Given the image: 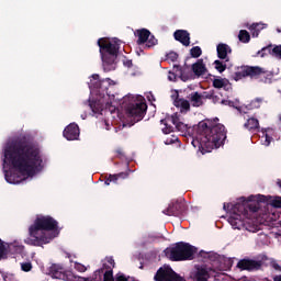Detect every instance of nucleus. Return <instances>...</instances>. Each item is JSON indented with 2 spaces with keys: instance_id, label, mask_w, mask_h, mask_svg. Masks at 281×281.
I'll use <instances>...</instances> for the list:
<instances>
[{
  "instance_id": "nucleus-1",
  "label": "nucleus",
  "mask_w": 281,
  "mask_h": 281,
  "mask_svg": "<svg viewBox=\"0 0 281 281\" xmlns=\"http://www.w3.org/2000/svg\"><path fill=\"white\" fill-rule=\"evenodd\" d=\"M4 164L24 177H34L43 166L41 149L27 137H16L4 148Z\"/></svg>"
},
{
  "instance_id": "nucleus-2",
  "label": "nucleus",
  "mask_w": 281,
  "mask_h": 281,
  "mask_svg": "<svg viewBox=\"0 0 281 281\" xmlns=\"http://www.w3.org/2000/svg\"><path fill=\"white\" fill-rule=\"evenodd\" d=\"M193 135L196 140H193L192 144L194 147L199 144V148L202 155L205 153H212L214 148H221L227 139V132L225 131V125L212 124L210 121H201L199 124L193 126Z\"/></svg>"
},
{
  "instance_id": "nucleus-3",
  "label": "nucleus",
  "mask_w": 281,
  "mask_h": 281,
  "mask_svg": "<svg viewBox=\"0 0 281 281\" xmlns=\"http://www.w3.org/2000/svg\"><path fill=\"white\" fill-rule=\"evenodd\" d=\"M239 201L235 204L224 203L223 205L225 212H231L228 223L233 229L245 227V218H249V212H258L260 210V203H267V196L261 194L250 195L247 200L240 198Z\"/></svg>"
},
{
  "instance_id": "nucleus-4",
  "label": "nucleus",
  "mask_w": 281,
  "mask_h": 281,
  "mask_svg": "<svg viewBox=\"0 0 281 281\" xmlns=\"http://www.w3.org/2000/svg\"><path fill=\"white\" fill-rule=\"evenodd\" d=\"M56 229H58V222L54 217L49 215L37 216L29 228L31 238L25 239V244L32 247H43V245H47L52 240V237L47 236L45 232H54Z\"/></svg>"
},
{
  "instance_id": "nucleus-5",
  "label": "nucleus",
  "mask_w": 281,
  "mask_h": 281,
  "mask_svg": "<svg viewBox=\"0 0 281 281\" xmlns=\"http://www.w3.org/2000/svg\"><path fill=\"white\" fill-rule=\"evenodd\" d=\"M120 45H122V41L117 38H113L111 41L105 37H101L98 40L102 66L105 72L115 71L117 56H120Z\"/></svg>"
},
{
  "instance_id": "nucleus-6",
  "label": "nucleus",
  "mask_w": 281,
  "mask_h": 281,
  "mask_svg": "<svg viewBox=\"0 0 281 281\" xmlns=\"http://www.w3.org/2000/svg\"><path fill=\"white\" fill-rule=\"evenodd\" d=\"M196 247L179 241L175 246L165 249V256L172 262H182L184 260H194Z\"/></svg>"
},
{
  "instance_id": "nucleus-7",
  "label": "nucleus",
  "mask_w": 281,
  "mask_h": 281,
  "mask_svg": "<svg viewBox=\"0 0 281 281\" xmlns=\"http://www.w3.org/2000/svg\"><path fill=\"white\" fill-rule=\"evenodd\" d=\"M91 78L92 80L89 83L90 91H95L97 93H101V95L105 93L108 98H115V94H113L115 81L111 78L100 79V75L98 74L92 75Z\"/></svg>"
},
{
  "instance_id": "nucleus-8",
  "label": "nucleus",
  "mask_w": 281,
  "mask_h": 281,
  "mask_svg": "<svg viewBox=\"0 0 281 281\" xmlns=\"http://www.w3.org/2000/svg\"><path fill=\"white\" fill-rule=\"evenodd\" d=\"M148 110V105L144 101L135 100V97H132L131 101L125 108L126 115L131 122V126L137 124V122H142L144 120V115H146V111Z\"/></svg>"
},
{
  "instance_id": "nucleus-9",
  "label": "nucleus",
  "mask_w": 281,
  "mask_h": 281,
  "mask_svg": "<svg viewBox=\"0 0 281 281\" xmlns=\"http://www.w3.org/2000/svg\"><path fill=\"white\" fill-rule=\"evenodd\" d=\"M260 74H262V67L260 66H241L240 69L233 75V80L236 82L243 80V78L258 80Z\"/></svg>"
},
{
  "instance_id": "nucleus-10",
  "label": "nucleus",
  "mask_w": 281,
  "mask_h": 281,
  "mask_svg": "<svg viewBox=\"0 0 281 281\" xmlns=\"http://www.w3.org/2000/svg\"><path fill=\"white\" fill-rule=\"evenodd\" d=\"M155 281H184L183 278L172 268L167 267V268H159L154 277Z\"/></svg>"
},
{
  "instance_id": "nucleus-11",
  "label": "nucleus",
  "mask_w": 281,
  "mask_h": 281,
  "mask_svg": "<svg viewBox=\"0 0 281 281\" xmlns=\"http://www.w3.org/2000/svg\"><path fill=\"white\" fill-rule=\"evenodd\" d=\"M137 45H145V49H150V47H155L158 41L155 35H150V31L147 29H142L137 31Z\"/></svg>"
},
{
  "instance_id": "nucleus-12",
  "label": "nucleus",
  "mask_w": 281,
  "mask_h": 281,
  "mask_svg": "<svg viewBox=\"0 0 281 281\" xmlns=\"http://www.w3.org/2000/svg\"><path fill=\"white\" fill-rule=\"evenodd\" d=\"M108 263H103L102 268L95 271V273L100 276V273H103V281H115V278H113V269H115V260L113 257L108 258Z\"/></svg>"
},
{
  "instance_id": "nucleus-13",
  "label": "nucleus",
  "mask_w": 281,
  "mask_h": 281,
  "mask_svg": "<svg viewBox=\"0 0 281 281\" xmlns=\"http://www.w3.org/2000/svg\"><path fill=\"white\" fill-rule=\"evenodd\" d=\"M187 210L188 207L186 204L181 202H173L169 204V206L162 211V213H165L167 216H183Z\"/></svg>"
},
{
  "instance_id": "nucleus-14",
  "label": "nucleus",
  "mask_w": 281,
  "mask_h": 281,
  "mask_svg": "<svg viewBox=\"0 0 281 281\" xmlns=\"http://www.w3.org/2000/svg\"><path fill=\"white\" fill-rule=\"evenodd\" d=\"M260 267H262V262L254 259H241L237 263V268L241 271H258Z\"/></svg>"
},
{
  "instance_id": "nucleus-15",
  "label": "nucleus",
  "mask_w": 281,
  "mask_h": 281,
  "mask_svg": "<svg viewBox=\"0 0 281 281\" xmlns=\"http://www.w3.org/2000/svg\"><path fill=\"white\" fill-rule=\"evenodd\" d=\"M63 135L68 142H74L80 137V127L76 123H70L65 127Z\"/></svg>"
},
{
  "instance_id": "nucleus-16",
  "label": "nucleus",
  "mask_w": 281,
  "mask_h": 281,
  "mask_svg": "<svg viewBox=\"0 0 281 281\" xmlns=\"http://www.w3.org/2000/svg\"><path fill=\"white\" fill-rule=\"evenodd\" d=\"M49 276L55 280H67V273L65 272V268L60 265H52L49 268Z\"/></svg>"
},
{
  "instance_id": "nucleus-17",
  "label": "nucleus",
  "mask_w": 281,
  "mask_h": 281,
  "mask_svg": "<svg viewBox=\"0 0 281 281\" xmlns=\"http://www.w3.org/2000/svg\"><path fill=\"white\" fill-rule=\"evenodd\" d=\"M173 38L181 43V45H184V47L190 46V33L187 30H177L173 33Z\"/></svg>"
},
{
  "instance_id": "nucleus-18",
  "label": "nucleus",
  "mask_w": 281,
  "mask_h": 281,
  "mask_svg": "<svg viewBox=\"0 0 281 281\" xmlns=\"http://www.w3.org/2000/svg\"><path fill=\"white\" fill-rule=\"evenodd\" d=\"M191 69L194 76H198V78H201V76H205V74H207V67L205 66V63H203V58H200L196 60V63L192 64Z\"/></svg>"
},
{
  "instance_id": "nucleus-19",
  "label": "nucleus",
  "mask_w": 281,
  "mask_h": 281,
  "mask_svg": "<svg viewBox=\"0 0 281 281\" xmlns=\"http://www.w3.org/2000/svg\"><path fill=\"white\" fill-rule=\"evenodd\" d=\"M227 54H232V47L227 44H218L217 45V57L221 60H225L226 63L229 61V57H227Z\"/></svg>"
},
{
  "instance_id": "nucleus-20",
  "label": "nucleus",
  "mask_w": 281,
  "mask_h": 281,
  "mask_svg": "<svg viewBox=\"0 0 281 281\" xmlns=\"http://www.w3.org/2000/svg\"><path fill=\"white\" fill-rule=\"evenodd\" d=\"M173 104L177 109H180L181 113H188L190 111V101L183 98L177 97Z\"/></svg>"
},
{
  "instance_id": "nucleus-21",
  "label": "nucleus",
  "mask_w": 281,
  "mask_h": 281,
  "mask_svg": "<svg viewBox=\"0 0 281 281\" xmlns=\"http://www.w3.org/2000/svg\"><path fill=\"white\" fill-rule=\"evenodd\" d=\"M170 122L173 124V126H176V131H179L180 133H186V131H188V124L179 121V115H171Z\"/></svg>"
},
{
  "instance_id": "nucleus-22",
  "label": "nucleus",
  "mask_w": 281,
  "mask_h": 281,
  "mask_svg": "<svg viewBox=\"0 0 281 281\" xmlns=\"http://www.w3.org/2000/svg\"><path fill=\"white\" fill-rule=\"evenodd\" d=\"M25 249V246L14 241L8 245V252L11 254V256H19L23 254Z\"/></svg>"
},
{
  "instance_id": "nucleus-23",
  "label": "nucleus",
  "mask_w": 281,
  "mask_h": 281,
  "mask_svg": "<svg viewBox=\"0 0 281 281\" xmlns=\"http://www.w3.org/2000/svg\"><path fill=\"white\" fill-rule=\"evenodd\" d=\"M257 80H259V82H263L265 85H271L273 80V72L261 68V74L259 75Z\"/></svg>"
},
{
  "instance_id": "nucleus-24",
  "label": "nucleus",
  "mask_w": 281,
  "mask_h": 281,
  "mask_svg": "<svg viewBox=\"0 0 281 281\" xmlns=\"http://www.w3.org/2000/svg\"><path fill=\"white\" fill-rule=\"evenodd\" d=\"M195 280L196 281H209L210 280V271L205 267L196 268L195 272Z\"/></svg>"
},
{
  "instance_id": "nucleus-25",
  "label": "nucleus",
  "mask_w": 281,
  "mask_h": 281,
  "mask_svg": "<svg viewBox=\"0 0 281 281\" xmlns=\"http://www.w3.org/2000/svg\"><path fill=\"white\" fill-rule=\"evenodd\" d=\"M189 100L192 104V106H203V95L199 92H192L190 95H189Z\"/></svg>"
},
{
  "instance_id": "nucleus-26",
  "label": "nucleus",
  "mask_w": 281,
  "mask_h": 281,
  "mask_svg": "<svg viewBox=\"0 0 281 281\" xmlns=\"http://www.w3.org/2000/svg\"><path fill=\"white\" fill-rule=\"evenodd\" d=\"M173 71L178 74L182 82H188V80L191 79V76L186 74V69H183V67H181L180 65H173Z\"/></svg>"
},
{
  "instance_id": "nucleus-27",
  "label": "nucleus",
  "mask_w": 281,
  "mask_h": 281,
  "mask_svg": "<svg viewBox=\"0 0 281 281\" xmlns=\"http://www.w3.org/2000/svg\"><path fill=\"white\" fill-rule=\"evenodd\" d=\"M247 131H258L260 128V122L256 117H250L244 124Z\"/></svg>"
},
{
  "instance_id": "nucleus-28",
  "label": "nucleus",
  "mask_w": 281,
  "mask_h": 281,
  "mask_svg": "<svg viewBox=\"0 0 281 281\" xmlns=\"http://www.w3.org/2000/svg\"><path fill=\"white\" fill-rule=\"evenodd\" d=\"M4 178L8 183L13 184L21 183V181H23V178H21L19 175L8 171H5Z\"/></svg>"
},
{
  "instance_id": "nucleus-29",
  "label": "nucleus",
  "mask_w": 281,
  "mask_h": 281,
  "mask_svg": "<svg viewBox=\"0 0 281 281\" xmlns=\"http://www.w3.org/2000/svg\"><path fill=\"white\" fill-rule=\"evenodd\" d=\"M262 102H265L263 98H256L248 105H246V109L249 111H254V109H260V106H262Z\"/></svg>"
},
{
  "instance_id": "nucleus-30",
  "label": "nucleus",
  "mask_w": 281,
  "mask_h": 281,
  "mask_svg": "<svg viewBox=\"0 0 281 281\" xmlns=\"http://www.w3.org/2000/svg\"><path fill=\"white\" fill-rule=\"evenodd\" d=\"M273 56V45H268L257 52V56L265 58V56Z\"/></svg>"
},
{
  "instance_id": "nucleus-31",
  "label": "nucleus",
  "mask_w": 281,
  "mask_h": 281,
  "mask_svg": "<svg viewBox=\"0 0 281 281\" xmlns=\"http://www.w3.org/2000/svg\"><path fill=\"white\" fill-rule=\"evenodd\" d=\"M160 122H161V124L165 125V127L162 128V133L165 135H170V133H175V128L176 127L170 125V124H168V122H170V119H164Z\"/></svg>"
},
{
  "instance_id": "nucleus-32",
  "label": "nucleus",
  "mask_w": 281,
  "mask_h": 281,
  "mask_svg": "<svg viewBox=\"0 0 281 281\" xmlns=\"http://www.w3.org/2000/svg\"><path fill=\"white\" fill-rule=\"evenodd\" d=\"M240 43H249L251 41V35L247 30H240L238 34Z\"/></svg>"
},
{
  "instance_id": "nucleus-33",
  "label": "nucleus",
  "mask_w": 281,
  "mask_h": 281,
  "mask_svg": "<svg viewBox=\"0 0 281 281\" xmlns=\"http://www.w3.org/2000/svg\"><path fill=\"white\" fill-rule=\"evenodd\" d=\"M131 172H133V170L127 169L126 171H123L120 173H114V175H112V179H114L117 183V181H120V179H128Z\"/></svg>"
},
{
  "instance_id": "nucleus-34",
  "label": "nucleus",
  "mask_w": 281,
  "mask_h": 281,
  "mask_svg": "<svg viewBox=\"0 0 281 281\" xmlns=\"http://www.w3.org/2000/svg\"><path fill=\"white\" fill-rule=\"evenodd\" d=\"M227 82H228L227 79H223V78L214 79L213 87L214 89H223V87H227Z\"/></svg>"
},
{
  "instance_id": "nucleus-35",
  "label": "nucleus",
  "mask_w": 281,
  "mask_h": 281,
  "mask_svg": "<svg viewBox=\"0 0 281 281\" xmlns=\"http://www.w3.org/2000/svg\"><path fill=\"white\" fill-rule=\"evenodd\" d=\"M258 27H260V23H254L249 26L254 38H258V36H260V29Z\"/></svg>"
},
{
  "instance_id": "nucleus-36",
  "label": "nucleus",
  "mask_w": 281,
  "mask_h": 281,
  "mask_svg": "<svg viewBox=\"0 0 281 281\" xmlns=\"http://www.w3.org/2000/svg\"><path fill=\"white\" fill-rule=\"evenodd\" d=\"M202 54L203 49H201L200 46H194L190 49L191 58H200Z\"/></svg>"
},
{
  "instance_id": "nucleus-37",
  "label": "nucleus",
  "mask_w": 281,
  "mask_h": 281,
  "mask_svg": "<svg viewBox=\"0 0 281 281\" xmlns=\"http://www.w3.org/2000/svg\"><path fill=\"white\" fill-rule=\"evenodd\" d=\"M215 65V69L216 71H218L220 74H223V71H225V69H227V64H224L223 61L216 59L214 61Z\"/></svg>"
},
{
  "instance_id": "nucleus-38",
  "label": "nucleus",
  "mask_w": 281,
  "mask_h": 281,
  "mask_svg": "<svg viewBox=\"0 0 281 281\" xmlns=\"http://www.w3.org/2000/svg\"><path fill=\"white\" fill-rule=\"evenodd\" d=\"M167 60H171V63H177V59L179 58V54L176 52H170L166 55Z\"/></svg>"
},
{
  "instance_id": "nucleus-39",
  "label": "nucleus",
  "mask_w": 281,
  "mask_h": 281,
  "mask_svg": "<svg viewBox=\"0 0 281 281\" xmlns=\"http://www.w3.org/2000/svg\"><path fill=\"white\" fill-rule=\"evenodd\" d=\"M114 153L115 157H117L119 159H126V154L124 153V149L117 148L116 150H114Z\"/></svg>"
},
{
  "instance_id": "nucleus-40",
  "label": "nucleus",
  "mask_w": 281,
  "mask_h": 281,
  "mask_svg": "<svg viewBox=\"0 0 281 281\" xmlns=\"http://www.w3.org/2000/svg\"><path fill=\"white\" fill-rule=\"evenodd\" d=\"M272 56L281 58V45L272 47Z\"/></svg>"
},
{
  "instance_id": "nucleus-41",
  "label": "nucleus",
  "mask_w": 281,
  "mask_h": 281,
  "mask_svg": "<svg viewBox=\"0 0 281 281\" xmlns=\"http://www.w3.org/2000/svg\"><path fill=\"white\" fill-rule=\"evenodd\" d=\"M265 140H262L263 146H270L271 142H273V137L269 136V134L263 133Z\"/></svg>"
},
{
  "instance_id": "nucleus-42",
  "label": "nucleus",
  "mask_w": 281,
  "mask_h": 281,
  "mask_svg": "<svg viewBox=\"0 0 281 281\" xmlns=\"http://www.w3.org/2000/svg\"><path fill=\"white\" fill-rule=\"evenodd\" d=\"M270 205H272V207L280 209V207H281V198H280V196L274 198V199L270 202Z\"/></svg>"
},
{
  "instance_id": "nucleus-43",
  "label": "nucleus",
  "mask_w": 281,
  "mask_h": 281,
  "mask_svg": "<svg viewBox=\"0 0 281 281\" xmlns=\"http://www.w3.org/2000/svg\"><path fill=\"white\" fill-rule=\"evenodd\" d=\"M5 251H8V248H5V244L3 243V240L0 239V260L5 255Z\"/></svg>"
},
{
  "instance_id": "nucleus-44",
  "label": "nucleus",
  "mask_w": 281,
  "mask_h": 281,
  "mask_svg": "<svg viewBox=\"0 0 281 281\" xmlns=\"http://www.w3.org/2000/svg\"><path fill=\"white\" fill-rule=\"evenodd\" d=\"M89 106L91 111H93L94 113H100V105H98L97 102H93V101L90 102Z\"/></svg>"
},
{
  "instance_id": "nucleus-45",
  "label": "nucleus",
  "mask_w": 281,
  "mask_h": 281,
  "mask_svg": "<svg viewBox=\"0 0 281 281\" xmlns=\"http://www.w3.org/2000/svg\"><path fill=\"white\" fill-rule=\"evenodd\" d=\"M21 269H22V271H25V272L32 271V263H30V262H23V263L21 265Z\"/></svg>"
},
{
  "instance_id": "nucleus-46",
  "label": "nucleus",
  "mask_w": 281,
  "mask_h": 281,
  "mask_svg": "<svg viewBox=\"0 0 281 281\" xmlns=\"http://www.w3.org/2000/svg\"><path fill=\"white\" fill-rule=\"evenodd\" d=\"M111 183H117V182L115 181V178H113V175H110V176L105 179V181H104V184H105V186H111Z\"/></svg>"
},
{
  "instance_id": "nucleus-47",
  "label": "nucleus",
  "mask_w": 281,
  "mask_h": 281,
  "mask_svg": "<svg viewBox=\"0 0 281 281\" xmlns=\"http://www.w3.org/2000/svg\"><path fill=\"white\" fill-rule=\"evenodd\" d=\"M206 98L212 99V101L214 102V104H221V98L218 95H207Z\"/></svg>"
},
{
  "instance_id": "nucleus-48",
  "label": "nucleus",
  "mask_w": 281,
  "mask_h": 281,
  "mask_svg": "<svg viewBox=\"0 0 281 281\" xmlns=\"http://www.w3.org/2000/svg\"><path fill=\"white\" fill-rule=\"evenodd\" d=\"M75 268L77 271H80V273H85V271H87V267H85L82 263H77Z\"/></svg>"
},
{
  "instance_id": "nucleus-49",
  "label": "nucleus",
  "mask_w": 281,
  "mask_h": 281,
  "mask_svg": "<svg viewBox=\"0 0 281 281\" xmlns=\"http://www.w3.org/2000/svg\"><path fill=\"white\" fill-rule=\"evenodd\" d=\"M168 80H170V82H177V74L169 71Z\"/></svg>"
},
{
  "instance_id": "nucleus-50",
  "label": "nucleus",
  "mask_w": 281,
  "mask_h": 281,
  "mask_svg": "<svg viewBox=\"0 0 281 281\" xmlns=\"http://www.w3.org/2000/svg\"><path fill=\"white\" fill-rule=\"evenodd\" d=\"M114 281H128V278L124 274L117 273Z\"/></svg>"
},
{
  "instance_id": "nucleus-51",
  "label": "nucleus",
  "mask_w": 281,
  "mask_h": 281,
  "mask_svg": "<svg viewBox=\"0 0 281 281\" xmlns=\"http://www.w3.org/2000/svg\"><path fill=\"white\" fill-rule=\"evenodd\" d=\"M124 67H127V69H131L133 67V60L132 59H125L123 60Z\"/></svg>"
},
{
  "instance_id": "nucleus-52",
  "label": "nucleus",
  "mask_w": 281,
  "mask_h": 281,
  "mask_svg": "<svg viewBox=\"0 0 281 281\" xmlns=\"http://www.w3.org/2000/svg\"><path fill=\"white\" fill-rule=\"evenodd\" d=\"M105 109H109L111 111V113H113L115 111V106H113V102L108 101L105 103Z\"/></svg>"
},
{
  "instance_id": "nucleus-53",
  "label": "nucleus",
  "mask_w": 281,
  "mask_h": 281,
  "mask_svg": "<svg viewBox=\"0 0 281 281\" xmlns=\"http://www.w3.org/2000/svg\"><path fill=\"white\" fill-rule=\"evenodd\" d=\"M221 104H224V106H234V101H229V100H221Z\"/></svg>"
},
{
  "instance_id": "nucleus-54",
  "label": "nucleus",
  "mask_w": 281,
  "mask_h": 281,
  "mask_svg": "<svg viewBox=\"0 0 281 281\" xmlns=\"http://www.w3.org/2000/svg\"><path fill=\"white\" fill-rule=\"evenodd\" d=\"M179 138L177 136H173V138H167V140L165 142V144H175V142H177Z\"/></svg>"
},
{
  "instance_id": "nucleus-55",
  "label": "nucleus",
  "mask_w": 281,
  "mask_h": 281,
  "mask_svg": "<svg viewBox=\"0 0 281 281\" xmlns=\"http://www.w3.org/2000/svg\"><path fill=\"white\" fill-rule=\"evenodd\" d=\"M271 266L276 269V271H280L281 267L278 262L273 261Z\"/></svg>"
},
{
  "instance_id": "nucleus-56",
  "label": "nucleus",
  "mask_w": 281,
  "mask_h": 281,
  "mask_svg": "<svg viewBox=\"0 0 281 281\" xmlns=\"http://www.w3.org/2000/svg\"><path fill=\"white\" fill-rule=\"evenodd\" d=\"M273 281H281V274L274 276V277H273Z\"/></svg>"
},
{
  "instance_id": "nucleus-57",
  "label": "nucleus",
  "mask_w": 281,
  "mask_h": 281,
  "mask_svg": "<svg viewBox=\"0 0 281 281\" xmlns=\"http://www.w3.org/2000/svg\"><path fill=\"white\" fill-rule=\"evenodd\" d=\"M277 186L281 189V180L280 179L277 180Z\"/></svg>"
},
{
  "instance_id": "nucleus-58",
  "label": "nucleus",
  "mask_w": 281,
  "mask_h": 281,
  "mask_svg": "<svg viewBox=\"0 0 281 281\" xmlns=\"http://www.w3.org/2000/svg\"><path fill=\"white\" fill-rule=\"evenodd\" d=\"M257 30H260V32H261V30H263L262 23H260V26H257Z\"/></svg>"
},
{
  "instance_id": "nucleus-59",
  "label": "nucleus",
  "mask_w": 281,
  "mask_h": 281,
  "mask_svg": "<svg viewBox=\"0 0 281 281\" xmlns=\"http://www.w3.org/2000/svg\"><path fill=\"white\" fill-rule=\"evenodd\" d=\"M106 131H109V123L105 122Z\"/></svg>"
},
{
  "instance_id": "nucleus-60",
  "label": "nucleus",
  "mask_w": 281,
  "mask_h": 281,
  "mask_svg": "<svg viewBox=\"0 0 281 281\" xmlns=\"http://www.w3.org/2000/svg\"><path fill=\"white\" fill-rule=\"evenodd\" d=\"M82 120H85V115H81Z\"/></svg>"
},
{
  "instance_id": "nucleus-61",
  "label": "nucleus",
  "mask_w": 281,
  "mask_h": 281,
  "mask_svg": "<svg viewBox=\"0 0 281 281\" xmlns=\"http://www.w3.org/2000/svg\"><path fill=\"white\" fill-rule=\"evenodd\" d=\"M279 120H280V122H281V115L279 116Z\"/></svg>"
}]
</instances>
